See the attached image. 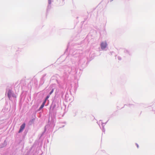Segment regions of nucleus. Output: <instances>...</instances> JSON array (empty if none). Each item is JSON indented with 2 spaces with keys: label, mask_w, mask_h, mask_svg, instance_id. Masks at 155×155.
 Here are the masks:
<instances>
[{
  "label": "nucleus",
  "mask_w": 155,
  "mask_h": 155,
  "mask_svg": "<svg viewBox=\"0 0 155 155\" xmlns=\"http://www.w3.org/2000/svg\"><path fill=\"white\" fill-rule=\"evenodd\" d=\"M25 124L23 123L21 126L19 130L18 133H20L21 132L25 127Z\"/></svg>",
  "instance_id": "2"
},
{
  "label": "nucleus",
  "mask_w": 155,
  "mask_h": 155,
  "mask_svg": "<svg viewBox=\"0 0 155 155\" xmlns=\"http://www.w3.org/2000/svg\"><path fill=\"white\" fill-rule=\"evenodd\" d=\"M107 46V44L106 42H102L101 44V48L102 49H105Z\"/></svg>",
  "instance_id": "1"
},
{
  "label": "nucleus",
  "mask_w": 155,
  "mask_h": 155,
  "mask_svg": "<svg viewBox=\"0 0 155 155\" xmlns=\"http://www.w3.org/2000/svg\"><path fill=\"white\" fill-rule=\"evenodd\" d=\"M13 94L12 92L10 90H9L8 92V95L9 99L12 96H13Z\"/></svg>",
  "instance_id": "3"
},
{
  "label": "nucleus",
  "mask_w": 155,
  "mask_h": 155,
  "mask_svg": "<svg viewBox=\"0 0 155 155\" xmlns=\"http://www.w3.org/2000/svg\"><path fill=\"white\" fill-rule=\"evenodd\" d=\"M54 91V89H52V90H51V91L50 92L49 94H52V93Z\"/></svg>",
  "instance_id": "5"
},
{
  "label": "nucleus",
  "mask_w": 155,
  "mask_h": 155,
  "mask_svg": "<svg viewBox=\"0 0 155 155\" xmlns=\"http://www.w3.org/2000/svg\"><path fill=\"white\" fill-rule=\"evenodd\" d=\"M46 100H45L43 102V103H42V104H44V105L46 103Z\"/></svg>",
  "instance_id": "7"
},
{
  "label": "nucleus",
  "mask_w": 155,
  "mask_h": 155,
  "mask_svg": "<svg viewBox=\"0 0 155 155\" xmlns=\"http://www.w3.org/2000/svg\"><path fill=\"white\" fill-rule=\"evenodd\" d=\"M49 97V95H48L46 97V99H45V100H46V101L47 100V99H48Z\"/></svg>",
  "instance_id": "6"
},
{
  "label": "nucleus",
  "mask_w": 155,
  "mask_h": 155,
  "mask_svg": "<svg viewBox=\"0 0 155 155\" xmlns=\"http://www.w3.org/2000/svg\"><path fill=\"white\" fill-rule=\"evenodd\" d=\"M44 105H45L44 104H42V105L39 108V109L40 110L42 109L44 107Z\"/></svg>",
  "instance_id": "4"
},
{
  "label": "nucleus",
  "mask_w": 155,
  "mask_h": 155,
  "mask_svg": "<svg viewBox=\"0 0 155 155\" xmlns=\"http://www.w3.org/2000/svg\"><path fill=\"white\" fill-rule=\"evenodd\" d=\"M136 145H137V148H138V147H139V146H138V145L137 144H136Z\"/></svg>",
  "instance_id": "8"
}]
</instances>
